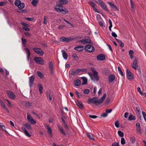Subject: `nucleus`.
I'll return each instance as SVG.
<instances>
[{
    "label": "nucleus",
    "mask_w": 146,
    "mask_h": 146,
    "mask_svg": "<svg viewBox=\"0 0 146 146\" xmlns=\"http://www.w3.org/2000/svg\"><path fill=\"white\" fill-rule=\"evenodd\" d=\"M15 5L20 9L23 8L25 7V4L24 3L21 2L20 0H16L14 2Z\"/></svg>",
    "instance_id": "nucleus-1"
},
{
    "label": "nucleus",
    "mask_w": 146,
    "mask_h": 146,
    "mask_svg": "<svg viewBox=\"0 0 146 146\" xmlns=\"http://www.w3.org/2000/svg\"><path fill=\"white\" fill-rule=\"evenodd\" d=\"M89 102H92L96 105L99 104L101 103L99 99L97 97H93L92 98H90L88 100Z\"/></svg>",
    "instance_id": "nucleus-2"
},
{
    "label": "nucleus",
    "mask_w": 146,
    "mask_h": 146,
    "mask_svg": "<svg viewBox=\"0 0 146 146\" xmlns=\"http://www.w3.org/2000/svg\"><path fill=\"white\" fill-rule=\"evenodd\" d=\"M63 6H62L61 7H55L54 9L57 12H61L63 14H66V13H68V10L66 9H63Z\"/></svg>",
    "instance_id": "nucleus-3"
},
{
    "label": "nucleus",
    "mask_w": 146,
    "mask_h": 146,
    "mask_svg": "<svg viewBox=\"0 0 146 146\" xmlns=\"http://www.w3.org/2000/svg\"><path fill=\"white\" fill-rule=\"evenodd\" d=\"M126 76L129 80H133L134 78L133 75L127 69L126 70Z\"/></svg>",
    "instance_id": "nucleus-4"
},
{
    "label": "nucleus",
    "mask_w": 146,
    "mask_h": 146,
    "mask_svg": "<svg viewBox=\"0 0 146 146\" xmlns=\"http://www.w3.org/2000/svg\"><path fill=\"white\" fill-rule=\"evenodd\" d=\"M68 2L67 0H59V2L56 3V7H61L63 5L67 3Z\"/></svg>",
    "instance_id": "nucleus-5"
},
{
    "label": "nucleus",
    "mask_w": 146,
    "mask_h": 146,
    "mask_svg": "<svg viewBox=\"0 0 146 146\" xmlns=\"http://www.w3.org/2000/svg\"><path fill=\"white\" fill-rule=\"evenodd\" d=\"M78 42H80L83 44H92L91 39L88 37H87V38H85L84 39L79 40Z\"/></svg>",
    "instance_id": "nucleus-6"
},
{
    "label": "nucleus",
    "mask_w": 146,
    "mask_h": 146,
    "mask_svg": "<svg viewBox=\"0 0 146 146\" xmlns=\"http://www.w3.org/2000/svg\"><path fill=\"white\" fill-rule=\"evenodd\" d=\"M85 49L86 50L89 52H93L94 50V47L91 45H87L85 47Z\"/></svg>",
    "instance_id": "nucleus-7"
},
{
    "label": "nucleus",
    "mask_w": 146,
    "mask_h": 146,
    "mask_svg": "<svg viewBox=\"0 0 146 146\" xmlns=\"http://www.w3.org/2000/svg\"><path fill=\"white\" fill-rule=\"evenodd\" d=\"M33 50L36 54H39L40 56H42L44 54L43 52L40 48L35 47L33 48Z\"/></svg>",
    "instance_id": "nucleus-8"
},
{
    "label": "nucleus",
    "mask_w": 146,
    "mask_h": 146,
    "mask_svg": "<svg viewBox=\"0 0 146 146\" xmlns=\"http://www.w3.org/2000/svg\"><path fill=\"white\" fill-rule=\"evenodd\" d=\"M107 3L110 5L112 10L115 11H118L119 9L117 8L116 5L113 3L110 2H107Z\"/></svg>",
    "instance_id": "nucleus-9"
},
{
    "label": "nucleus",
    "mask_w": 146,
    "mask_h": 146,
    "mask_svg": "<svg viewBox=\"0 0 146 146\" xmlns=\"http://www.w3.org/2000/svg\"><path fill=\"white\" fill-rule=\"evenodd\" d=\"M34 60L38 64L43 65L44 63L43 60L40 57H35L34 58Z\"/></svg>",
    "instance_id": "nucleus-10"
},
{
    "label": "nucleus",
    "mask_w": 146,
    "mask_h": 146,
    "mask_svg": "<svg viewBox=\"0 0 146 146\" xmlns=\"http://www.w3.org/2000/svg\"><path fill=\"white\" fill-rule=\"evenodd\" d=\"M7 94L9 97L11 99H15L16 98V96L11 91L7 90Z\"/></svg>",
    "instance_id": "nucleus-11"
},
{
    "label": "nucleus",
    "mask_w": 146,
    "mask_h": 146,
    "mask_svg": "<svg viewBox=\"0 0 146 146\" xmlns=\"http://www.w3.org/2000/svg\"><path fill=\"white\" fill-rule=\"evenodd\" d=\"M132 67L135 70H136L138 67V66L137 63V59L135 58L131 65Z\"/></svg>",
    "instance_id": "nucleus-12"
},
{
    "label": "nucleus",
    "mask_w": 146,
    "mask_h": 146,
    "mask_svg": "<svg viewBox=\"0 0 146 146\" xmlns=\"http://www.w3.org/2000/svg\"><path fill=\"white\" fill-rule=\"evenodd\" d=\"M74 39V38H71L70 37L68 38H66L65 37H61L60 38V41L62 42H68L71 41Z\"/></svg>",
    "instance_id": "nucleus-13"
},
{
    "label": "nucleus",
    "mask_w": 146,
    "mask_h": 146,
    "mask_svg": "<svg viewBox=\"0 0 146 146\" xmlns=\"http://www.w3.org/2000/svg\"><path fill=\"white\" fill-rule=\"evenodd\" d=\"M99 4L100 7L102 9L106 11H109V10L108 9L106 5L105 4V3H104L103 1H102L99 3Z\"/></svg>",
    "instance_id": "nucleus-14"
},
{
    "label": "nucleus",
    "mask_w": 146,
    "mask_h": 146,
    "mask_svg": "<svg viewBox=\"0 0 146 146\" xmlns=\"http://www.w3.org/2000/svg\"><path fill=\"white\" fill-rule=\"evenodd\" d=\"M35 78L34 76H32L29 77V85L30 87H31L33 86V82L34 81Z\"/></svg>",
    "instance_id": "nucleus-15"
},
{
    "label": "nucleus",
    "mask_w": 146,
    "mask_h": 146,
    "mask_svg": "<svg viewBox=\"0 0 146 146\" xmlns=\"http://www.w3.org/2000/svg\"><path fill=\"white\" fill-rule=\"evenodd\" d=\"M105 56L103 54H100L98 55L96 57L97 59L98 60L103 61L105 59Z\"/></svg>",
    "instance_id": "nucleus-16"
},
{
    "label": "nucleus",
    "mask_w": 146,
    "mask_h": 146,
    "mask_svg": "<svg viewBox=\"0 0 146 146\" xmlns=\"http://www.w3.org/2000/svg\"><path fill=\"white\" fill-rule=\"evenodd\" d=\"M74 49L79 52L82 51L84 49V46H77L74 48Z\"/></svg>",
    "instance_id": "nucleus-17"
},
{
    "label": "nucleus",
    "mask_w": 146,
    "mask_h": 146,
    "mask_svg": "<svg viewBox=\"0 0 146 146\" xmlns=\"http://www.w3.org/2000/svg\"><path fill=\"white\" fill-rule=\"evenodd\" d=\"M24 50L27 54V58L28 60H29V57L30 55V52L28 48H25L24 49Z\"/></svg>",
    "instance_id": "nucleus-18"
},
{
    "label": "nucleus",
    "mask_w": 146,
    "mask_h": 146,
    "mask_svg": "<svg viewBox=\"0 0 146 146\" xmlns=\"http://www.w3.org/2000/svg\"><path fill=\"white\" fill-rule=\"evenodd\" d=\"M115 79V76L114 75L111 74L109 76L108 79L110 82H112Z\"/></svg>",
    "instance_id": "nucleus-19"
},
{
    "label": "nucleus",
    "mask_w": 146,
    "mask_h": 146,
    "mask_svg": "<svg viewBox=\"0 0 146 146\" xmlns=\"http://www.w3.org/2000/svg\"><path fill=\"white\" fill-rule=\"evenodd\" d=\"M81 81L80 80L77 79L75 80L74 82V84L76 86H79L80 85Z\"/></svg>",
    "instance_id": "nucleus-20"
},
{
    "label": "nucleus",
    "mask_w": 146,
    "mask_h": 146,
    "mask_svg": "<svg viewBox=\"0 0 146 146\" xmlns=\"http://www.w3.org/2000/svg\"><path fill=\"white\" fill-rule=\"evenodd\" d=\"M0 104L5 109L6 111H7L8 112H9V111L7 108L5 104L0 99Z\"/></svg>",
    "instance_id": "nucleus-21"
},
{
    "label": "nucleus",
    "mask_w": 146,
    "mask_h": 146,
    "mask_svg": "<svg viewBox=\"0 0 146 146\" xmlns=\"http://www.w3.org/2000/svg\"><path fill=\"white\" fill-rule=\"evenodd\" d=\"M91 79L94 81H98L99 80V77L97 75H93L91 78Z\"/></svg>",
    "instance_id": "nucleus-22"
},
{
    "label": "nucleus",
    "mask_w": 146,
    "mask_h": 146,
    "mask_svg": "<svg viewBox=\"0 0 146 146\" xmlns=\"http://www.w3.org/2000/svg\"><path fill=\"white\" fill-rule=\"evenodd\" d=\"M62 54L63 58L65 59H67L68 58V55L67 53L64 51V50H62Z\"/></svg>",
    "instance_id": "nucleus-23"
},
{
    "label": "nucleus",
    "mask_w": 146,
    "mask_h": 146,
    "mask_svg": "<svg viewBox=\"0 0 146 146\" xmlns=\"http://www.w3.org/2000/svg\"><path fill=\"white\" fill-rule=\"evenodd\" d=\"M49 68L51 72L53 71V64L52 62H50L49 64Z\"/></svg>",
    "instance_id": "nucleus-24"
},
{
    "label": "nucleus",
    "mask_w": 146,
    "mask_h": 146,
    "mask_svg": "<svg viewBox=\"0 0 146 146\" xmlns=\"http://www.w3.org/2000/svg\"><path fill=\"white\" fill-rule=\"evenodd\" d=\"M87 136L91 139L92 140H94V136L92 134L89 133H87Z\"/></svg>",
    "instance_id": "nucleus-25"
},
{
    "label": "nucleus",
    "mask_w": 146,
    "mask_h": 146,
    "mask_svg": "<svg viewBox=\"0 0 146 146\" xmlns=\"http://www.w3.org/2000/svg\"><path fill=\"white\" fill-rule=\"evenodd\" d=\"M24 125L26 127V128L29 130L32 129V127L30 124L29 123H26L24 124Z\"/></svg>",
    "instance_id": "nucleus-26"
},
{
    "label": "nucleus",
    "mask_w": 146,
    "mask_h": 146,
    "mask_svg": "<svg viewBox=\"0 0 146 146\" xmlns=\"http://www.w3.org/2000/svg\"><path fill=\"white\" fill-rule=\"evenodd\" d=\"M106 93H104L102 97L99 99V100L100 102L101 103H102L103 101L105 100V98L106 97Z\"/></svg>",
    "instance_id": "nucleus-27"
},
{
    "label": "nucleus",
    "mask_w": 146,
    "mask_h": 146,
    "mask_svg": "<svg viewBox=\"0 0 146 146\" xmlns=\"http://www.w3.org/2000/svg\"><path fill=\"white\" fill-rule=\"evenodd\" d=\"M135 119V117L132 115H130L128 118V120H134Z\"/></svg>",
    "instance_id": "nucleus-28"
},
{
    "label": "nucleus",
    "mask_w": 146,
    "mask_h": 146,
    "mask_svg": "<svg viewBox=\"0 0 146 146\" xmlns=\"http://www.w3.org/2000/svg\"><path fill=\"white\" fill-rule=\"evenodd\" d=\"M91 6H92L93 8L95 7H97L96 4L93 1H90L88 3Z\"/></svg>",
    "instance_id": "nucleus-29"
},
{
    "label": "nucleus",
    "mask_w": 146,
    "mask_h": 146,
    "mask_svg": "<svg viewBox=\"0 0 146 146\" xmlns=\"http://www.w3.org/2000/svg\"><path fill=\"white\" fill-rule=\"evenodd\" d=\"M136 129L137 133L140 134H141V127H136Z\"/></svg>",
    "instance_id": "nucleus-30"
},
{
    "label": "nucleus",
    "mask_w": 146,
    "mask_h": 146,
    "mask_svg": "<svg viewBox=\"0 0 146 146\" xmlns=\"http://www.w3.org/2000/svg\"><path fill=\"white\" fill-rule=\"evenodd\" d=\"M33 1L31 2L32 4L34 6H36L38 2L37 0H33Z\"/></svg>",
    "instance_id": "nucleus-31"
},
{
    "label": "nucleus",
    "mask_w": 146,
    "mask_h": 146,
    "mask_svg": "<svg viewBox=\"0 0 146 146\" xmlns=\"http://www.w3.org/2000/svg\"><path fill=\"white\" fill-rule=\"evenodd\" d=\"M91 70L93 72L94 74V75H97L98 74V72H97L96 70H95V69L93 67H92L91 68Z\"/></svg>",
    "instance_id": "nucleus-32"
},
{
    "label": "nucleus",
    "mask_w": 146,
    "mask_h": 146,
    "mask_svg": "<svg viewBox=\"0 0 146 146\" xmlns=\"http://www.w3.org/2000/svg\"><path fill=\"white\" fill-rule=\"evenodd\" d=\"M83 80V82L82 83V85H84V84H86L87 83L88 80L87 78L85 77H84L82 78Z\"/></svg>",
    "instance_id": "nucleus-33"
},
{
    "label": "nucleus",
    "mask_w": 146,
    "mask_h": 146,
    "mask_svg": "<svg viewBox=\"0 0 146 146\" xmlns=\"http://www.w3.org/2000/svg\"><path fill=\"white\" fill-rule=\"evenodd\" d=\"M130 140L131 142L133 144L135 143L136 139L135 137H133L130 138Z\"/></svg>",
    "instance_id": "nucleus-34"
},
{
    "label": "nucleus",
    "mask_w": 146,
    "mask_h": 146,
    "mask_svg": "<svg viewBox=\"0 0 146 146\" xmlns=\"http://www.w3.org/2000/svg\"><path fill=\"white\" fill-rule=\"evenodd\" d=\"M60 131V132L63 135H66V134L65 133L64 131V130L63 129L62 127L60 129H59Z\"/></svg>",
    "instance_id": "nucleus-35"
},
{
    "label": "nucleus",
    "mask_w": 146,
    "mask_h": 146,
    "mask_svg": "<svg viewBox=\"0 0 146 146\" xmlns=\"http://www.w3.org/2000/svg\"><path fill=\"white\" fill-rule=\"evenodd\" d=\"M117 69L118 71L119 72V73L121 75V76H123L124 75L122 71L121 70L120 68L119 67H118Z\"/></svg>",
    "instance_id": "nucleus-36"
},
{
    "label": "nucleus",
    "mask_w": 146,
    "mask_h": 146,
    "mask_svg": "<svg viewBox=\"0 0 146 146\" xmlns=\"http://www.w3.org/2000/svg\"><path fill=\"white\" fill-rule=\"evenodd\" d=\"M77 106L80 108H82L83 107V104L81 102H78V103L77 104Z\"/></svg>",
    "instance_id": "nucleus-37"
},
{
    "label": "nucleus",
    "mask_w": 146,
    "mask_h": 146,
    "mask_svg": "<svg viewBox=\"0 0 146 146\" xmlns=\"http://www.w3.org/2000/svg\"><path fill=\"white\" fill-rule=\"evenodd\" d=\"M118 134L120 137H122L123 136V133L121 131L119 130L118 131Z\"/></svg>",
    "instance_id": "nucleus-38"
},
{
    "label": "nucleus",
    "mask_w": 146,
    "mask_h": 146,
    "mask_svg": "<svg viewBox=\"0 0 146 146\" xmlns=\"http://www.w3.org/2000/svg\"><path fill=\"white\" fill-rule=\"evenodd\" d=\"M46 128L47 129L48 133L49 134H51L52 133V130L50 127L48 125H47L46 126Z\"/></svg>",
    "instance_id": "nucleus-39"
},
{
    "label": "nucleus",
    "mask_w": 146,
    "mask_h": 146,
    "mask_svg": "<svg viewBox=\"0 0 146 146\" xmlns=\"http://www.w3.org/2000/svg\"><path fill=\"white\" fill-rule=\"evenodd\" d=\"M37 74L39 77L42 78L43 77V74L41 73V72L40 71H38L37 72Z\"/></svg>",
    "instance_id": "nucleus-40"
},
{
    "label": "nucleus",
    "mask_w": 146,
    "mask_h": 146,
    "mask_svg": "<svg viewBox=\"0 0 146 146\" xmlns=\"http://www.w3.org/2000/svg\"><path fill=\"white\" fill-rule=\"evenodd\" d=\"M22 44L23 45L25 46L26 42V40L25 38L22 37L21 39Z\"/></svg>",
    "instance_id": "nucleus-41"
},
{
    "label": "nucleus",
    "mask_w": 146,
    "mask_h": 146,
    "mask_svg": "<svg viewBox=\"0 0 146 146\" xmlns=\"http://www.w3.org/2000/svg\"><path fill=\"white\" fill-rule=\"evenodd\" d=\"M5 100L8 103V106L9 107H11L12 106V104L11 103V102L7 99H5Z\"/></svg>",
    "instance_id": "nucleus-42"
},
{
    "label": "nucleus",
    "mask_w": 146,
    "mask_h": 146,
    "mask_svg": "<svg viewBox=\"0 0 146 146\" xmlns=\"http://www.w3.org/2000/svg\"><path fill=\"white\" fill-rule=\"evenodd\" d=\"M118 42L119 44V46L123 48L124 46V44L120 40H118Z\"/></svg>",
    "instance_id": "nucleus-43"
},
{
    "label": "nucleus",
    "mask_w": 146,
    "mask_h": 146,
    "mask_svg": "<svg viewBox=\"0 0 146 146\" xmlns=\"http://www.w3.org/2000/svg\"><path fill=\"white\" fill-rule=\"evenodd\" d=\"M72 57L74 58V59L78 60V58L76 54H75V53L73 54L72 55Z\"/></svg>",
    "instance_id": "nucleus-44"
},
{
    "label": "nucleus",
    "mask_w": 146,
    "mask_h": 146,
    "mask_svg": "<svg viewBox=\"0 0 146 146\" xmlns=\"http://www.w3.org/2000/svg\"><path fill=\"white\" fill-rule=\"evenodd\" d=\"M76 94L77 95V96L79 98H80L82 97V95L79 92L77 91L76 92Z\"/></svg>",
    "instance_id": "nucleus-45"
},
{
    "label": "nucleus",
    "mask_w": 146,
    "mask_h": 146,
    "mask_svg": "<svg viewBox=\"0 0 146 146\" xmlns=\"http://www.w3.org/2000/svg\"><path fill=\"white\" fill-rule=\"evenodd\" d=\"M99 23L100 26L101 27H103L104 26L105 27V26H104L103 24V21L102 20L100 21H99Z\"/></svg>",
    "instance_id": "nucleus-46"
},
{
    "label": "nucleus",
    "mask_w": 146,
    "mask_h": 146,
    "mask_svg": "<svg viewBox=\"0 0 146 146\" xmlns=\"http://www.w3.org/2000/svg\"><path fill=\"white\" fill-rule=\"evenodd\" d=\"M121 143L122 145H123L125 144V141L124 138L122 137L121 139Z\"/></svg>",
    "instance_id": "nucleus-47"
},
{
    "label": "nucleus",
    "mask_w": 146,
    "mask_h": 146,
    "mask_svg": "<svg viewBox=\"0 0 146 146\" xmlns=\"http://www.w3.org/2000/svg\"><path fill=\"white\" fill-rule=\"evenodd\" d=\"M20 24L22 25H23V27H27V26H29V25L28 24L26 23H25L22 22L20 23Z\"/></svg>",
    "instance_id": "nucleus-48"
},
{
    "label": "nucleus",
    "mask_w": 146,
    "mask_h": 146,
    "mask_svg": "<svg viewBox=\"0 0 146 146\" xmlns=\"http://www.w3.org/2000/svg\"><path fill=\"white\" fill-rule=\"evenodd\" d=\"M27 11V10L25 9L19 10L17 11V12L18 13H26Z\"/></svg>",
    "instance_id": "nucleus-49"
},
{
    "label": "nucleus",
    "mask_w": 146,
    "mask_h": 146,
    "mask_svg": "<svg viewBox=\"0 0 146 146\" xmlns=\"http://www.w3.org/2000/svg\"><path fill=\"white\" fill-rule=\"evenodd\" d=\"M31 120L29 121V122L32 124H35L36 123V121L34 120L33 118H31Z\"/></svg>",
    "instance_id": "nucleus-50"
},
{
    "label": "nucleus",
    "mask_w": 146,
    "mask_h": 146,
    "mask_svg": "<svg viewBox=\"0 0 146 146\" xmlns=\"http://www.w3.org/2000/svg\"><path fill=\"white\" fill-rule=\"evenodd\" d=\"M29 26H27V27H23V28L24 30H25L27 31H29L30 30V29L29 28H28V27Z\"/></svg>",
    "instance_id": "nucleus-51"
},
{
    "label": "nucleus",
    "mask_w": 146,
    "mask_h": 146,
    "mask_svg": "<svg viewBox=\"0 0 146 146\" xmlns=\"http://www.w3.org/2000/svg\"><path fill=\"white\" fill-rule=\"evenodd\" d=\"M115 126L116 127H117V128L118 127H119V121H115Z\"/></svg>",
    "instance_id": "nucleus-52"
},
{
    "label": "nucleus",
    "mask_w": 146,
    "mask_h": 146,
    "mask_svg": "<svg viewBox=\"0 0 146 146\" xmlns=\"http://www.w3.org/2000/svg\"><path fill=\"white\" fill-rule=\"evenodd\" d=\"M1 129L3 131H4L6 132H7V131L5 129V127L3 125L2 126V127H0Z\"/></svg>",
    "instance_id": "nucleus-53"
},
{
    "label": "nucleus",
    "mask_w": 146,
    "mask_h": 146,
    "mask_svg": "<svg viewBox=\"0 0 146 146\" xmlns=\"http://www.w3.org/2000/svg\"><path fill=\"white\" fill-rule=\"evenodd\" d=\"M25 19L26 20L29 21H32L33 20V18L27 17H25Z\"/></svg>",
    "instance_id": "nucleus-54"
},
{
    "label": "nucleus",
    "mask_w": 146,
    "mask_h": 146,
    "mask_svg": "<svg viewBox=\"0 0 146 146\" xmlns=\"http://www.w3.org/2000/svg\"><path fill=\"white\" fill-rule=\"evenodd\" d=\"M130 2L131 5V7L133 9H134V4L132 0H130Z\"/></svg>",
    "instance_id": "nucleus-55"
},
{
    "label": "nucleus",
    "mask_w": 146,
    "mask_h": 146,
    "mask_svg": "<svg viewBox=\"0 0 146 146\" xmlns=\"http://www.w3.org/2000/svg\"><path fill=\"white\" fill-rule=\"evenodd\" d=\"M7 3L6 1H2L0 2V6H3Z\"/></svg>",
    "instance_id": "nucleus-56"
},
{
    "label": "nucleus",
    "mask_w": 146,
    "mask_h": 146,
    "mask_svg": "<svg viewBox=\"0 0 146 146\" xmlns=\"http://www.w3.org/2000/svg\"><path fill=\"white\" fill-rule=\"evenodd\" d=\"M90 90L88 89H86L84 91V93L85 94H87L89 92Z\"/></svg>",
    "instance_id": "nucleus-57"
},
{
    "label": "nucleus",
    "mask_w": 146,
    "mask_h": 146,
    "mask_svg": "<svg viewBox=\"0 0 146 146\" xmlns=\"http://www.w3.org/2000/svg\"><path fill=\"white\" fill-rule=\"evenodd\" d=\"M112 110L111 109H106V113H110L112 111Z\"/></svg>",
    "instance_id": "nucleus-58"
},
{
    "label": "nucleus",
    "mask_w": 146,
    "mask_h": 146,
    "mask_svg": "<svg viewBox=\"0 0 146 146\" xmlns=\"http://www.w3.org/2000/svg\"><path fill=\"white\" fill-rule=\"evenodd\" d=\"M89 116L90 117L92 118L93 119H95L97 117V116L95 115H89Z\"/></svg>",
    "instance_id": "nucleus-59"
},
{
    "label": "nucleus",
    "mask_w": 146,
    "mask_h": 146,
    "mask_svg": "<svg viewBox=\"0 0 146 146\" xmlns=\"http://www.w3.org/2000/svg\"><path fill=\"white\" fill-rule=\"evenodd\" d=\"M142 113L145 120L146 121V113L143 111L142 112Z\"/></svg>",
    "instance_id": "nucleus-60"
},
{
    "label": "nucleus",
    "mask_w": 146,
    "mask_h": 146,
    "mask_svg": "<svg viewBox=\"0 0 146 146\" xmlns=\"http://www.w3.org/2000/svg\"><path fill=\"white\" fill-rule=\"evenodd\" d=\"M27 119L29 121H29L31 120V118H33L32 117H31L30 115H28L27 114Z\"/></svg>",
    "instance_id": "nucleus-61"
},
{
    "label": "nucleus",
    "mask_w": 146,
    "mask_h": 146,
    "mask_svg": "<svg viewBox=\"0 0 146 146\" xmlns=\"http://www.w3.org/2000/svg\"><path fill=\"white\" fill-rule=\"evenodd\" d=\"M108 115V114H107L106 113H104L102 114L101 115V116L104 117H106Z\"/></svg>",
    "instance_id": "nucleus-62"
},
{
    "label": "nucleus",
    "mask_w": 146,
    "mask_h": 146,
    "mask_svg": "<svg viewBox=\"0 0 146 146\" xmlns=\"http://www.w3.org/2000/svg\"><path fill=\"white\" fill-rule=\"evenodd\" d=\"M43 88L42 86H40L39 87V91H40V93H42V90Z\"/></svg>",
    "instance_id": "nucleus-63"
},
{
    "label": "nucleus",
    "mask_w": 146,
    "mask_h": 146,
    "mask_svg": "<svg viewBox=\"0 0 146 146\" xmlns=\"http://www.w3.org/2000/svg\"><path fill=\"white\" fill-rule=\"evenodd\" d=\"M112 146H119V145L118 143L115 142L112 144Z\"/></svg>",
    "instance_id": "nucleus-64"
}]
</instances>
